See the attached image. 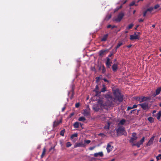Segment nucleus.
<instances>
[{
    "mask_svg": "<svg viewBox=\"0 0 161 161\" xmlns=\"http://www.w3.org/2000/svg\"><path fill=\"white\" fill-rule=\"evenodd\" d=\"M74 95V94H73V93H72L71 95V96L70 97V98L71 99H73V98Z\"/></svg>",
    "mask_w": 161,
    "mask_h": 161,
    "instance_id": "3c124183",
    "label": "nucleus"
},
{
    "mask_svg": "<svg viewBox=\"0 0 161 161\" xmlns=\"http://www.w3.org/2000/svg\"><path fill=\"white\" fill-rule=\"evenodd\" d=\"M157 119L158 120H159L161 116V110L159 111L158 113L157 114Z\"/></svg>",
    "mask_w": 161,
    "mask_h": 161,
    "instance_id": "5701e85b",
    "label": "nucleus"
},
{
    "mask_svg": "<svg viewBox=\"0 0 161 161\" xmlns=\"http://www.w3.org/2000/svg\"><path fill=\"white\" fill-rule=\"evenodd\" d=\"M71 144L70 142H67L66 143V147H70L71 146Z\"/></svg>",
    "mask_w": 161,
    "mask_h": 161,
    "instance_id": "c9c22d12",
    "label": "nucleus"
},
{
    "mask_svg": "<svg viewBox=\"0 0 161 161\" xmlns=\"http://www.w3.org/2000/svg\"><path fill=\"white\" fill-rule=\"evenodd\" d=\"M112 69L113 70L114 72H115V71H116L117 69H118L117 65L116 64H114L112 66Z\"/></svg>",
    "mask_w": 161,
    "mask_h": 161,
    "instance_id": "dca6fc26",
    "label": "nucleus"
},
{
    "mask_svg": "<svg viewBox=\"0 0 161 161\" xmlns=\"http://www.w3.org/2000/svg\"><path fill=\"white\" fill-rule=\"evenodd\" d=\"M111 124V123L110 122H108V125H108V126H109H109H110V125Z\"/></svg>",
    "mask_w": 161,
    "mask_h": 161,
    "instance_id": "052dcab7",
    "label": "nucleus"
},
{
    "mask_svg": "<svg viewBox=\"0 0 161 161\" xmlns=\"http://www.w3.org/2000/svg\"><path fill=\"white\" fill-rule=\"evenodd\" d=\"M111 63L112 62L110 61V59L109 58H108L106 62V65L107 67L109 68Z\"/></svg>",
    "mask_w": 161,
    "mask_h": 161,
    "instance_id": "ddd939ff",
    "label": "nucleus"
},
{
    "mask_svg": "<svg viewBox=\"0 0 161 161\" xmlns=\"http://www.w3.org/2000/svg\"><path fill=\"white\" fill-rule=\"evenodd\" d=\"M154 137H155V136H152V137H151L150 139V140H149V141L150 142H152V143H153V142L154 140Z\"/></svg>",
    "mask_w": 161,
    "mask_h": 161,
    "instance_id": "473e14b6",
    "label": "nucleus"
},
{
    "mask_svg": "<svg viewBox=\"0 0 161 161\" xmlns=\"http://www.w3.org/2000/svg\"><path fill=\"white\" fill-rule=\"evenodd\" d=\"M159 5H158V4H157L156 5H155L154 7L153 8L155 9H156L157 8H159Z\"/></svg>",
    "mask_w": 161,
    "mask_h": 161,
    "instance_id": "79ce46f5",
    "label": "nucleus"
},
{
    "mask_svg": "<svg viewBox=\"0 0 161 161\" xmlns=\"http://www.w3.org/2000/svg\"><path fill=\"white\" fill-rule=\"evenodd\" d=\"M144 20V19H140L139 20V21L140 22H142Z\"/></svg>",
    "mask_w": 161,
    "mask_h": 161,
    "instance_id": "bf43d9fd",
    "label": "nucleus"
},
{
    "mask_svg": "<svg viewBox=\"0 0 161 161\" xmlns=\"http://www.w3.org/2000/svg\"><path fill=\"white\" fill-rule=\"evenodd\" d=\"M46 151V148L45 147H44L43 149V151L42 154L44 155L45 154V153Z\"/></svg>",
    "mask_w": 161,
    "mask_h": 161,
    "instance_id": "a18cd8bd",
    "label": "nucleus"
},
{
    "mask_svg": "<svg viewBox=\"0 0 161 161\" xmlns=\"http://www.w3.org/2000/svg\"><path fill=\"white\" fill-rule=\"evenodd\" d=\"M136 109H134V110H131L130 111V114H132V113H134V112H135V111H136Z\"/></svg>",
    "mask_w": 161,
    "mask_h": 161,
    "instance_id": "de8ad7c7",
    "label": "nucleus"
},
{
    "mask_svg": "<svg viewBox=\"0 0 161 161\" xmlns=\"http://www.w3.org/2000/svg\"><path fill=\"white\" fill-rule=\"evenodd\" d=\"M126 122V120L124 119H122L120 120L118 124V125H124L125 124Z\"/></svg>",
    "mask_w": 161,
    "mask_h": 161,
    "instance_id": "6ab92c4d",
    "label": "nucleus"
},
{
    "mask_svg": "<svg viewBox=\"0 0 161 161\" xmlns=\"http://www.w3.org/2000/svg\"><path fill=\"white\" fill-rule=\"evenodd\" d=\"M84 141V142L86 144H88L89 143H90L91 142V141L90 140H85Z\"/></svg>",
    "mask_w": 161,
    "mask_h": 161,
    "instance_id": "58836bf2",
    "label": "nucleus"
},
{
    "mask_svg": "<svg viewBox=\"0 0 161 161\" xmlns=\"http://www.w3.org/2000/svg\"><path fill=\"white\" fill-rule=\"evenodd\" d=\"M66 108V107L65 106L63 108H62V111H64L65 109Z\"/></svg>",
    "mask_w": 161,
    "mask_h": 161,
    "instance_id": "4d7b16f0",
    "label": "nucleus"
},
{
    "mask_svg": "<svg viewBox=\"0 0 161 161\" xmlns=\"http://www.w3.org/2000/svg\"><path fill=\"white\" fill-rule=\"evenodd\" d=\"M104 128L105 129H109V127L108 125H107L104 126Z\"/></svg>",
    "mask_w": 161,
    "mask_h": 161,
    "instance_id": "49530a36",
    "label": "nucleus"
},
{
    "mask_svg": "<svg viewBox=\"0 0 161 161\" xmlns=\"http://www.w3.org/2000/svg\"><path fill=\"white\" fill-rule=\"evenodd\" d=\"M94 147H91L89 148V150H93L94 149Z\"/></svg>",
    "mask_w": 161,
    "mask_h": 161,
    "instance_id": "6e6d98bb",
    "label": "nucleus"
},
{
    "mask_svg": "<svg viewBox=\"0 0 161 161\" xmlns=\"http://www.w3.org/2000/svg\"><path fill=\"white\" fill-rule=\"evenodd\" d=\"M153 117H156L157 116V114H153Z\"/></svg>",
    "mask_w": 161,
    "mask_h": 161,
    "instance_id": "774afa93",
    "label": "nucleus"
},
{
    "mask_svg": "<svg viewBox=\"0 0 161 161\" xmlns=\"http://www.w3.org/2000/svg\"><path fill=\"white\" fill-rule=\"evenodd\" d=\"M153 8L152 7H150V8L147 9L146 10L147 11V12H148V11L151 12L153 10Z\"/></svg>",
    "mask_w": 161,
    "mask_h": 161,
    "instance_id": "f704fd0d",
    "label": "nucleus"
},
{
    "mask_svg": "<svg viewBox=\"0 0 161 161\" xmlns=\"http://www.w3.org/2000/svg\"><path fill=\"white\" fill-rule=\"evenodd\" d=\"M80 104L79 103H77L75 104V107L76 108H78L80 106Z\"/></svg>",
    "mask_w": 161,
    "mask_h": 161,
    "instance_id": "c03bdc74",
    "label": "nucleus"
},
{
    "mask_svg": "<svg viewBox=\"0 0 161 161\" xmlns=\"http://www.w3.org/2000/svg\"><path fill=\"white\" fill-rule=\"evenodd\" d=\"M99 135L102 136H103L104 135V134L103 133H100L99 134Z\"/></svg>",
    "mask_w": 161,
    "mask_h": 161,
    "instance_id": "680f3d73",
    "label": "nucleus"
},
{
    "mask_svg": "<svg viewBox=\"0 0 161 161\" xmlns=\"http://www.w3.org/2000/svg\"><path fill=\"white\" fill-rule=\"evenodd\" d=\"M147 120L151 123H153L154 122L153 118L151 117H150L147 118Z\"/></svg>",
    "mask_w": 161,
    "mask_h": 161,
    "instance_id": "b1692460",
    "label": "nucleus"
},
{
    "mask_svg": "<svg viewBox=\"0 0 161 161\" xmlns=\"http://www.w3.org/2000/svg\"><path fill=\"white\" fill-rule=\"evenodd\" d=\"M71 91H72V93H73V94H75L74 89V88L73 87H72V88Z\"/></svg>",
    "mask_w": 161,
    "mask_h": 161,
    "instance_id": "5fc2aeb1",
    "label": "nucleus"
},
{
    "mask_svg": "<svg viewBox=\"0 0 161 161\" xmlns=\"http://www.w3.org/2000/svg\"><path fill=\"white\" fill-rule=\"evenodd\" d=\"M123 44V43L122 42H119L118 44L117 45L116 47V49L118 48L119 47L121 46Z\"/></svg>",
    "mask_w": 161,
    "mask_h": 161,
    "instance_id": "c85d7f7f",
    "label": "nucleus"
},
{
    "mask_svg": "<svg viewBox=\"0 0 161 161\" xmlns=\"http://www.w3.org/2000/svg\"><path fill=\"white\" fill-rule=\"evenodd\" d=\"M130 39L131 40L138 39H139V36L135 33L134 35H130Z\"/></svg>",
    "mask_w": 161,
    "mask_h": 161,
    "instance_id": "9b49d317",
    "label": "nucleus"
},
{
    "mask_svg": "<svg viewBox=\"0 0 161 161\" xmlns=\"http://www.w3.org/2000/svg\"><path fill=\"white\" fill-rule=\"evenodd\" d=\"M113 55V53H111V54H110L108 56V57H111Z\"/></svg>",
    "mask_w": 161,
    "mask_h": 161,
    "instance_id": "0e129e2a",
    "label": "nucleus"
},
{
    "mask_svg": "<svg viewBox=\"0 0 161 161\" xmlns=\"http://www.w3.org/2000/svg\"><path fill=\"white\" fill-rule=\"evenodd\" d=\"M131 46H132V45H128V46H127V47L128 48H129Z\"/></svg>",
    "mask_w": 161,
    "mask_h": 161,
    "instance_id": "338daca9",
    "label": "nucleus"
},
{
    "mask_svg": "<svg viewBox=\"0 0 161 161\" xmlns=\"http://www.w3.org/2000/svg\"><path fill=\"white\" fill-rule=\"evenodd\" d=\"M103 88L101 89L100 92L96 91V94L95 95V96H99L101 92H105L107 91V90L106 89V87L105 85H103Z\"/></svg>",
    "mask_w": 161,
    "mask_h": 161,
    "instance_id": "1a4fd4ad",
    "label": "nucleus"
},
{
    "mask_svg": "<svg viewBox=\"0 0 161 161\" xmlns=\"http://www.w3.org/2000/svg\"><path fill=\"white\" fill-rule=\"evenodd\" d=\"M65 132V130L64 129L61 130V136H64V134Z\"/></svg>",
    "mask_w": 161,
    "mask_h": 161,
    "instance_id": "ea45409f",
    "label": "nucleus"
},
{
    "mask_svg": "<svg viewBox=\"0 0 161 161\" xmlns=\"http://www.w3.org/2000/svg\"><path fill=\"white\" fill-rule=\"evenodd\" d=\"M78 120L80 121H84L86 120V119L84 117L82 116L79 117Z\"/></svg>",
    "mask_w": 161,
    "mask_h": 161,
    "instance_id": "393cba45",
    "label": "nucleus"
},
{
    "mask_svg": "<svg viewBox=\"0 0 161 161\" xmlns=\"http://www.w3.org/2000/svg\"><path fill=\"white\" fill-rule=\"evenodd\" d=\"M105 51H102L101 52H100L99 53V55L100 56H101L102 54H103V53H104V52H105Z\"/></svg>",
    "mask_w": 161,
    "mask_h": 161,
    "instance_id": "864d4df0",
    "label": "nucleus"
},
{
    "mask_svg": "<svg viewBox=\"0 0 161 161\" xmlns=\"http://www.w3.org/2000/svg\"><path fill=\"white\" fill-rule=\"evenodd\" d=\"M156 158L157 161L161 159V154H159L156 157Z\"/></svg>",
    "mask_w": 161,
    "mask_h": 161,
    "instance_id": "2f4dec72",
    "label": "nucleus"
},
{
    "mask_svg": "<svg viewBox=\"0 0 161 161\" xmlns=\"http://www.w3.org/2000/svg\"><path fill=\"white\" fill-rule=\"evenodd\" d=\"M86 145V144L85 142H80L75 143L74 145V147L76 148L80 147H85Z\"/></svg>",
    "mask_w": 161,
    "mask_h": 161,
    "instance_id": "6e6552de",
    "label": "nucleus"
},
{
    "mask_svg": "<svg viewBox=\"0 0 161 161\" xmlns=\"http://www.w3.org/2000/svg\"><path fill=\"white\" fill-rule=\"evenodd\" d=\"M102 79L105 82H107L108 83H109V81L108 80H107L105 78H103V79Z\"/></svg>",
    "mask_w": 161,
    "mask_h": 161,
    "instance_id": "09e8293b",
    "label": "nucleus"
},
{
    "mask_svg": "<svg viewBox=\"0 0 161 161\" xmlns=\"http://www.w3.org/2000/svg\"><path fill=\"white\" fill-rule=\"evenodd\" d=\"M135 2L134 1H133L130 4V6H132L134 5H135L136 6H137V5L135 4Z\"/></svg>",
    "mask_w": 161,
    "mask_h": 161,
    "instance_id": "72a5a7b5",
    "label": "nucleus"
},
{
    "mask_svg": "<svg viewBox=\"0 0 161 161\" xmlns=\"http://www.w3.org/2000/svg\"><path fill=\"white\" fill-rule=\"evenodd\" d=\"M156 112V110H154L152 112V114H154V113H155Z\"/></svg>",
    "mask_w": 161,
    "mask_h": 161,
    "instance_id": "e2e57ef3",
    "label": "nucleus"
},
{
    "mask_svg": "<svg viewBox=\"0 0 161 161\" xmlns=\"http://www.w3.org/2000/svg\"><path fill=\"white\" fill-rule=\"evenodd\" d=\"M134 99L136 101H139L140 103L146 101L148 100H150V97H145L144 96L135 97H134Z\"/></svg>",
    "mask_w": 161,
    "mask_h": 161,
    "instance_id": "7ed1b4c3",
    "label": "nucleus"
},
{
    "mask_svg": "<svg viewBox=\"0 0 161 161\" xmlns=\"http://www.w3.org/2000/svg\"><path fill=\"white\" fill-rule=\"evenodd\" d=\"M100 79V78L99 77H97L96 78V82L97 83L99 81Z\"/></svg>",
    "mask_w": 161,
    "mask_h": 161,
    "instance_id": "e433bc0d",
    "label": "nucleus"
},
{
    "mask_svg": "<svg viewBox=\"0 0 161 161\" xmlns=\"http://www.w3.org/2000/svg\"><path fill=\"white\" fill-rule=\"evenodd\" d=\"M108 36V34H107L104 35L101 39V41H106Z\"/></svg>",
    "mask_w": 161,
    "mask_h": 161,
    "instance_id": "a211bd4d",
    "label": "nucleus"
},
{
    "mask_svg": "<svg viewBox=\"0 0 161 161\" xmlns=\"http://www.w3.org/2000/svg\"><path fill=\"white\" fill-rule=\"evenodd\" d=\"M124 16L123 13L121 12L118 14L117 17L114 19V20L117 22H119Z\"/></svg>",
    "mask_w": 161,
    "mask_h": 161,
    "instance_id": "0eeeda50",
    "label": "nucleus"
},
{
    "mask_svg": "<svg viewBox=\"0 0 161 161\" xmlns=\"http://www.w3.org/2000/svg\"><path fill=\"white\" fill-rule=\"evenodd\" d=\"M141 144L139 142H137L136 143H135V144H133L132 145V146H136L138 148H139L141 146Z\"/></svg>",
    "mask_w": 161,
    "mask_h": 161,
    "instance_id": "4be33fe9",
    "label": "nucleus"
},
{
    "mask_svg": "<svg viewBox=\"0 0 161 161\" xmlns=\"http://www.w3.org/2000/svg\"><path fill=\"white\" fill-rule=\"evenodd\" d=\"M137 106H138V105H136V104H134L132 106V108H136Z\"/></svg>",
    "mask_w": 161,
    "mask_h": 161,
    "instance_id": "8fccbe9b",
    "label": "nucleus"
},
{
    "mask_svg": "<svg viewBox=\"0 0 161 161\" xmlns=\"http://www.w3.org/2000/svg\"><path fill=\"white\" fill-rule=\"evenodd\" d=\"M153 144V143L151 142H150L149 141H148V142H147V144H146V145L147 146H150V145H151L152 144Z\"/></svg>",
    "mask_w": 161,
    "mask_h": 161,
    "instance_id": "a19ab883",
    "label": "nucleus"
},
{
    "mask_svg": "<svg viewBox=\"0 0 161 161\" xmlns=\"http://www.w3.org/2000/svg\"><path fill=\"white\" fill-rule=\"evenodd\" d=\"M103 155V152H99L98 153H95L94 154V156L95 157H97L98 156H99L100 157H102Z\"/></svg>",
    "mask_w": 161,
    "mask_h": 161,
    "instance_id": "4468645a",
    "label": "nucleus"
},
{
    "mask_svg": "<svg viewBox=\"0 0 161 161\" xmlns=\"http://www.w3.org/2000/svg\"><path fill=\"white\" fill-rule=\"evenodd\" d=\"M54 148V147H51L50 149H49V151H51Z\"/></svg>",
    "mask_w": 161,
    "mask_h": 161,
    "instance_id": "69168bd1",
    "label": "nucleus"
},
{
    "mask_svg": "<svg viewBox=\"0 0 161 161\" xmlns=\"http://www.w3.org/2000/svg\"><path fill=\"white\" fill-rule=\"evenodd\" d=\"M77 136H78V134L77 133H75V134H72L71 136V138L72 139H73L75 137H77Z\"/></svg>",
    "mask_w": 161,
    "mask_h": 161,
    "instance_id": "c756f323",
    "label": "nucleus"
},
{
    "mask_svg": "<svg viewBox=\"0 0 161 161\" xmlns=\"http://www.w3.org/2000/svg\"><path fill=\"white\" fill-rule=\"evenodd\" d=\"M113 93L115 97L120 102H122L123 100V95L120 92L119 89H116L113 91Z\"/></svg>",
    "mask_w": 161,
    "mask_h": 161,
    "instance_id": "f257e3e1",
    "label": "nucleus"
},
{
    "mask_svg": "<svg viewBox=\"0 0 161 161\" xmlns=\"http://www.w3.org/2000/svg\"><path fill=\"white\" fill-rule=\"evenodd\" d=\"M134 25L133 24H130L126 28V29L130 30L133 27Z\"/></svg>",
    "mask_w": 161,
    "mask_h": 161,
    "instance_id": "a878e982",
    "label": "nucleus"
},
{
    "mask_svg": "<svg viewBox=\"0 0 161 161\" xmlns=\"http://www.w3.org/2000/svg\"><path fill=\"white\" fill-rule=\"evenodd\" d=\"M147 12V11L146 10L143 12V16L144 17H145L146 16V15Z\"/></svg>",
    "mask_w": 161,
    "mask_h": 161,
    "instance_id": "37998d69",
    "label": "nucleus"
},
{
    "mask_svg": "<svg viewBox=\"0 0 161 161\" xmlns=\"http://www.w3.org/2000/svg\"><path fill=\"white\" fill-rule=\"evenodd\" d=\"M113 98L111 97L110 100H108L105 103L106 105L108 106H110L114 105V101H113Z\"/></svg>",
    "mask_w": 161,
    "mask_h": 161,
    "instance_id": "9d476101",
    "label": "nucleus"
},
{
    "mask_svg": "<svg viewBox=\"0 0 161 161\" xmlns=\"http://www.w3.org/2000/svg\"><path fill=\"white\" fill-rule=\"evenodd\" d=\"M79 123L76 122L74 123L73 125V126L75 128H78L79 127Z\"/></svg>",
    "mask_w": 161,
    "mask_h": 161,
    "instance_id": "aec40b11",
    "label": "nucleus"
},
{
    "mask_svg": "<svg viewBox=\"0 0 161 161\" xmlns=\"http://www.w3.org/2000/svg\"><path fill=\"white\" fill-rule=\"evenodd\" d=\"M74 113H71L70 115V117H71L73 115H74Z\"/></svg>",
    "mask_w": 161,
    "mask_h": 161,
    "instance_id": "13d9d810",
    "label": "nucleus"
},
{
    "mask_svg": "<svg viewBox=\"0 0 161 161\" xmlns=\"http://www.w3.org/2000/svg\"><path fill=\"white\" fill-rule=\"evenodd\" d=\"M116 27H117L115 25H114L112 26L110 25H108L107 26V28H111V29H113L114 28H116Z\"/></svg>",
    "mask_w": 161,
    "mask_h": 161,
    "instance_id": "cd10ccee",
    "label": "nucleus"
},
{
    "mask_svg": "<svg viewBox=\"0 0 161 161\" xmlns=\"http://www.w3.org/2000/svg\"><path fill=\"white\" fill-rule=\"evenodd\" d=\"M99 70H100V69L102 70V72L103 73H104L105 72V71H106V69H105V67H104V65H103L102 66H101L99 68Z\"/></svg>",
    "mask_w": 161,
    "mask_h": 161,
    "instance_id": "f3484780",
    "label": "nucleus"
},
{
    "mask_svg": "<svg viewBox=\"0 0 161 161\" xmlns=\"http://www.w3.org/2000/svg\"><path fill=\"white\" fill-rule=\"evenodd\" d=\"M60 123V120H59L58 121H55L53 122V127H55L57 125H58Z\"/></svg>",
    "mask_w": 161,
    "mask_h": 161,
    "instance_id": "412c9836",
    "label": "nucleus"
},
{
    "mask_svg": "<svg viewBox=\"0 0 161 161\" xmlns=\"http://www.w3.org/2000/svg\"><path fill=\"white\" fill-rule=\"evenodd\" d=\"M114 148L113 146L110 145L109 144H108L106 148V149L108 153H109Z\"/></svg>",
    "mask_w": 161,
    "mask_h": 161,
    "instance_id": "f8f14e48",
    "label": "nucleus"
},
{
    "mask_svg": "<svg viewBox=\"0 0 161 161\" xmlns=\"http://www.w3.org/2000/svg\"><path fill=\"white\" fill-rule=\"evenodd\" d=\"M132 136L129 140V142L131 144V145L132 146V145L135 144V143L136 142L137 139V137L135 132H133L132 133Z\"/></svg>",
    "mask_w": 161,
    "mask_h": 161,
    "instance_id": "39448f33",
    "label": "nucleus"
},
{
    "mask_svg": "<svg viewBox=\"0 0 161 161\" xmlns=\"http://www.w3.org/2000/svg\"><path fill=\"white\" fill-rule=\"evenodd\" d=\"M138 105L140 106L145 112L147 111L150 108V106H148V103L146 102L138 104Z\"/></svg>",
    "mask_w": 161,
    "mask_h": 161,
    "instance_id": "423d86ee",
    "label": "nucleus"
},
{
    "mask_svg": "<svg viewBox=\"0 0 161 161\" xmlns=\"http://www.w3.org/2000/svg\"><path fill=\"white\" fill-rule=\"evenodd\" d=\"M132 109H133V108H132V107L129 106L127 108V110H129Z\"/></svg>",
    "mask_w": 161,
    "mask_h": 161,
    "instance_id": "603ef678",
    "label": "nucleus"
},
{
    "mask_svg": "<svg viewBox=\"0 0 161 161\" xmlns=\"http://www.w3.org/2000/svg\"><path fill=\"white\" fill-rule=\"evenodd\" d=\"M98 85H96L95 88V90H94V91L96 92V91H98L97 90L98 89Z\"/></svg>",
    "mask_w": 161,
    "mask_h": 161,
    "instance_id": "4c0bfd02",
    "label": "nucleus"
},
{
    "mask_svg": "<svg viewBox=\"0 0 161 161\" xmlns=\"http://www.w3.org/2000/svg\"><path fill=\"white\" fill-rule=\"evenodd\" d=\"M145 137H143L142 138V139L139 141V142L140 143V144L141 145L145 141Z\"/></svg>",
    "mask_w": 161,
    "mask_h": 161,
    "instance_id": "bb28decb",
    "label": "nucleus"
},
{
    "mask_svg": "<svg viewBox=\"0 0 161 161\" xmlns=\"http://www.w3.org/2000/svg\"><path fill=\"white\" fill-rule=\"evenodd\" d=\"M104 106V105L100 103H97L94 104L92 106V109L96 112L98 111L100 109Z\"/></svg>",
    "mask_w": 161,
    "mask_h": 161,
    "instance_id": "20e7f679",
    "label": "nucleus"
},
{
    "mask_svg": "<svg viewBox=\"0 0 161 161\" xmlns=\"http://www.w3.org/2000/svg\"><path fill=\"white\" fill-rule=\"evenodd\" d=\"M111 14L108 15L106 16L105 19L107 20H108L111 18Z\"/></svg>",
    "mask_w": 161,
    "mask_h": 161,
    "instance_id": "7c9ffc66",
    "label": "nucleus"
},
{
    "mask_svg": "<svg viewBox=\"0 0 161 161\" xmlns=\"http://www.w3.org/2000/svg\"><path fill=\"white\" fill-rule=\"evenodd\" d=\"M117 135L118 136L124 135H126L127 133L125 130V128L123 126H119L116 130Z\"/></svg>",
    "mask_w": 161,
    "mask_h": 161,
    "instance_id": "f03ea898",
    "label": "nucleus"
},
{
    "mask_svg": "<svg viewBox=\"0 0 161 161\" xmlns=\"http://www.w3.org/2000/svg\"><path fill=\"white\" fill-rule=\"evenodd\" d=\"M83 114L84 116H88L90 115V112L86 109H85L83 112Z\"/></svg>",
    "mask_w": 161,
    "mask_h": 161,
    "instance_id": "2eb2a0df",
    "label": "nucleus"
}]
</instances>
